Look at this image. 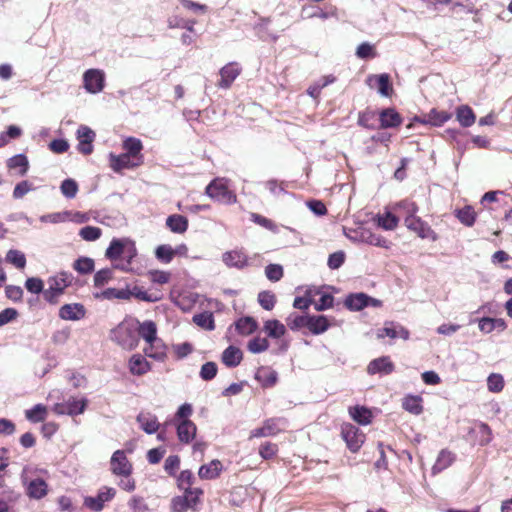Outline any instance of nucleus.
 Returning a JSON list of instances; mask_svg holds the SVG:
<instances>
[{
	"label": "nucleus",
	"instance_id": "obj_12",
	"mask_svg": "<svg viewBox=\"0 0 512 512\" xmlns=\"http://www.w3.org/2000/svg\"><path fill=\"white\" fill-rule=\"evenodd\" d=\"M222 261L229 268L243 269L248 266V256L242 249L224 252Z\"/></svg>",
	"mask_w": 512,
	"mask_h": 512
},
{
	"label": "nucleus",
	"instance_id": "obj_59",
	"mask_svg": "<svg viewBox=\"0 0 512 512\" xmlns=\"http://www.w3.org/2000/svg\"><path fill=\"white\" fill-rule=\"evenodd\" d=\"M101 235V229L95 226H85L79 231V236L85 241H96Z\"/></svg>",
	"mask_w": 512,
	"mask_h": 512
},
{
	"label": "nucleus",
	"instance_id": "obj_45",
	"mask_svg": "<svg viewBox=\"0 0 512 512\" xmlns=\"http://www.w3.org/2000/svg\"><path fill=\"white\" fill-rule=\"evenodd\" d=\"M361 239L363 242L382 248H389L390 242L382 237L381 235L374 234L370 231H364L361 233Z\"/></svg>",
	"mask_w": 512,
	"mask_h": 512
},
{
	"label": "nucleus",
	"instance_id": "obj_60",
	"mask_svg": "<svg viewBox=\"0 0 512 512\" xmlns=\"http://www.w3.org/2000/svg\"><path fill=\"white\" fill-rule=\"evenodd\" d=\"M61 193L68 199H72L78 192V185L73 179H65L60 186Z\"/></svg>",
	"mask_w": 512,
	"mask_h": 512
},
{
	"label": "nucleus",
	"instance_id": "obj_11",
	"mask_svg": "<svg viewBox=\"0 0 512 512\" xmlns=\"http://www.w3.org/2000/svg\"><path fill=\"white\" fill-rule=\"evenodd\" d=\"M77 139L79 141L78 151L84 155H89L93 152V142L95 140V132L88 126L81 125L77 129Z\"/></svg>",
	"mask_w": 512,
	"mask_h": 512
},
{
	"label": "nucleus",
	"instance_id": "obj_64",
	"mask_svg": "<svg viewBox=\"0 0 512 512\" xmlns=\"http://www.w3.org/2000/svg\"><path fill=\"white\" fill-rule=\"evenodd\" d=\"M265 275L270 281L277 282L283 277V267L279 264H269L265 268Z\"/></svg>",
	"mask_w": 512,
	"mask_h": 512
},
{
	"label": "nucleus",
	"instance_id": "obj_1",
	"mask_svg": "<svg viewBox=\"0 0 512 512\" xmlns=\"http://www.w3.org/2000/svg\"><path fill=\"white\" fill-rule=\"evenodd\" d=\"M110 338L125 350L138 346L137 320L126 319L111 330Z\"/></svg>",
	"mask_w": 512,
	"mask_h": 512
},
{
	"label": "nucleus",
	"instance_id": "obj_49",
	"mask_svg": "<svg viewBox=\"0 0 512 512\" xmlns=\"http://www.w3.org/2000/svg\"><path fill=\"white\" fill-rule=\"evenodd\" d=\"M7 166L10 169L20 168L19 174L21 176H23L28 171L29 163H28V159L25 155L18 154V155H15V156L9 158V160L7 162Z\"/></svg>",
	"mask_w": 512,
	"mask_h": 512
},
{
	"label": "nucleus",
	"instance_id": "obj_7",
	"mask_svg": "<svg viewBox=\"0 0 512 512\" xmlns=\"http://www.w3.org/2000/svg\"><path fill=\"white\" fill-rule=\"evenodd\" d=\"M110 471L115 476H131L133 465L124 450H116L110 459Z\"/></svg>",
	"mask_w": 512,
	"mask_h": 512
},
{
	"label": "nucleus",
	"instance_id": "obj_44",
	"mask_svg": "<svg viewBox=\"0 0 512 512\" xmlns=\"http://www.w3.org/2000/svg\"><path fill=\"white\" fill-rule=\"evenodd\" d=\"M264 331L274 339H279L286 333V327L278 320H267L264 323Z\"/></svg>",
	"mask_w": 512,
	"mask_h": 512
},
{
	"label": "nucleus",
	"instance_id": "obj_26",
	"mask_svg": "<svg viewBox=\"0 0 512 512\" xmlns=\"http://www.w3.org/2000/svg\"><path fill=\"white\" fill-rule=\"evenodd\" d=\"M405 225L408 229L416 232L421 238L428 237L429 233L432 232L431 228L421 220V218L415 215L405 217Z\"/></svg>",
	"mask_w": 512,
	"mask_h": 512
},
{
	"label": "nucleus",
	"instance_id": "obj_34",
	"mask_svg": "<svg viewBox=\"0 0 512 512\" xmlns=\"http://www.w3.org/2000/svg\"><path fill=\"white\" fill-rule=\"evenodd\" d=\"M452 117L451 113L447 111H439L431 109L422 120V123L431 124L433 126H441Z\"/></svg>",
	"mask_w": 512,
	"mask_h": 512
},
{
	"label": "nucleus",
	"instance_id": "obj_22",
	"mask_svg": "<svg viewBox=\"0 0 512 512\" xmlns=\"http://www.w3.org/2000/svg\"><path fill=\"white\" fill-rule=\"evenodd\" d=\"M123 149L125 150V153L132 157L134 160L139 162L141 165L144 161V156L141 153L143 150V144L142 141L135 137H127L123 141Z\"/></svg>",
	"mask_w": 512,
	"mask_h": 512
},
{
	"label": "nucleus",
	"instance_id": "obj_21",
	"mask_svg": "<svg viewBox=\"0 0 512 512\" xmlns=\"http://www.w3.org/2000/svg\"><path fill=\"white\" fill-rule=\"evenodd\" d=\"M85 314V307L80 303L65 304L59 309V317L67 321L80 320Z\"/></svg>",
	"mask_w": 512,
	"mask_h": 512
},
{
	"label": "nucleus",
	"instance_id": "obj_51",
	"mask_svg": "<svg viewBox=\"0 0 512 512\" xmlns=\"http://www.w3.org/2000/svg\"><path fill=\"white\" fill-rule=\"evenodd\" d=\"M71 215L70 211H63V212H55V213H49L40 216V221L43 223H52V224H58L68 221L69 217Z\"/></svg>",
	"mask_w": 512,
	"mask_h": 512
},
{
	"label": "nucleus",
	"instance_id": "obj_30",
	"mask_svg": "<svg viewBox=\"0 0 512 512\" xmlns=\"http://www.w3.org/2000/svg\"><path fill=\"white\" fill-rule=\"evenodd\" d=\"M277 378V372L268 367H260L255 373V379L265 388L274 386Z\"/></svg>",
	"mask_w": 512,
	"mask_h": 512
},
{
	"label": "nucleus",
	"instance_id": "obj_39",
	"mask_svg": "<svg viewBox=\"0 0 512 512\" xmlns=\"http://www.w3.org/2000/svg\"><path fill=\"white\" fill-rule=\"evenodd\" d=\"M349 415L351 418L361 425L371 423L372 413L369 409L363 406H354L349 408Z\"/></svg>",
	"mask_w": 512,
	"mask_h": 512
},
{
	"label": "nucleus",
	"instance_id": "obj_54",
	"mask_svg": "<svg viewBox=\"0 0 512 512\" xmlns=\"http://www.w3.org/2000/svg\"><path fill=\"white\" fill-rule=\"evenodd\" d=\"M73 268L80 274H88L94 270V261L88 257H80L74 262Z\"/></svg>",
	"mask_w": 512,
	"mask_h": 512
},
{
	"label": "nucleus",
	"instance_id": "obj_28",
	"mask_svg": "<svg viewBox=\"0 0 512 512\" xmlns=\"http://www.w3.org/2000/svg\"><path fill=\"white\" fill-rule=\"evenodd\" d=\"M138 339L141 337L145 342H151L157 337V326L151 320L139 322L137 320Z\"/></svg>",
	"mask_w": 512,
	"mask_h": 512
},
{
	"label": "nucleus",
	"instance_id": "obj_9",
	"mask_svg": "<svg viewBox=\"0 0 512 512\" xmlns=\"http://www.w3.org/2000/svg\"><path fill=\"white\" fill-rule=\"evenodd\" d=\"M21 479L29 498L40 500L48 494V485L43 479L39 477L30 479L24 474H22Z\"/></svg>",
	"mask_w": 512,
	"mask_h": 512
},
{
	"label": "nucleus",
	"instance_id": "obj_8",
	"mask_svg": "<svg viewBox=\"0 0 512 512\" xmlns=\"http://www.w3.org/2000/svg\"><path fill=\"white\" fill-rule=\"evenodd\" d=\"M87 406L86 398H69L67 401L62 403H56L52 410L57 415H69L76 416L82 414Z\"/></svg>",
	"mask_w": 512,
	"mask_h": 512
},
{
	"label": "nucleus",
	"instance_id": "obj_46",
	"mask_svg": "<svg viewBox=\"0 0 512 512\" xmlns=\"http://www.w3.org/2000/svg\"><path fill=\"white\" fill-rule=\"evenodd\" d=\"M193 322L208 331H212L215 329V323L213 314L211 312H203L200 314H195L193 316Z\"/></svg>",
	"mask_w": 512,
	"mask_h": 512
},
{
	"label": "nucleus",
	"instance_id": "obj_31",
	"mask_svg": "<svg viewBox=\"0 0 512 512\" xmlns=\"http://www.w3.org/2000/svg\"><path fill=\"white\" fill-rule=\"evenodd\" d=\"M371 297L364 293L349 295L345 300V306L352 311H359L370 305Z\"/></svg>",
	"mask_w": 512,
	"mask_h": 512
},
{
	"label": "nucleus",
	"instance_id": "obj_13",
	"mask_svg": "<svg viewBox=\"0 0 512 512\" xmlns=\"http://www.w3.org/2000/svg\"><path fill=\"white\" fill-rule=\"evenodd\" d=\"M241 67L236 62H230L222 67L219 71L220 81L218 86L222 89H228L231 87L235 79L240 75Z\"/></svg>",
	"mask_w": 512,
	"mask_h": 512
},
{
	"label": "nucleus",
	"instance_id": "obj_19",
	"mask_svg": "<svg viewBox=\"0 0 512 512\" xmlns=\"http://www.w3.org/2000/svg\"><path fill=\"white\" fill-rule=\"evenodd\" d=\"M377 337H389L391 339L402 338L404 340H407L409 338V331L400 324L388 322L385 323V326L383 328L378 330Z\"/></svg>",
	"mask_w": 512,
	"mask_h": 512
},
{
	"label": "nucleus",
	"instance_id": "obj_47",
	"mask_svg": "<svg viewBox=\"0 0 512 512\" xmlns=\"http://www.w3.org/2000/svg\"><path fill=\"white\" fill-rule=\"evenodd\" d=\"M194 480L195 477L190 470H183L177 478L178 488L183 492L194 491L195 488H192Z\"/></svg>",
	"mask_w": 512,
	"mask_h": 512
},
{
	"label": "nucleus",
	"instance_id": "obj_14",
	"mask_svg": "<svg viewBox=\"0 0 512 512\" xmlns=\"http://www.w3.org/2000/svg\"><path fill=\"white\" fill-rule=\"evenodd\" d=\"M109 164L111 169L116 173H120L124 169H133L141 165L139 162L134 160L126 153H122L119 155L110 153Z\"/></svg>",
	"mask_w": 512,
	"mask_h": 512
},
{
	"label": "nucleus",
	"instance_id": "obj_4",
	"mask_svg": "<svg viewBox=\"0 0 512 512\" xmlns=\"http://www.w3.org/2000/svg\"><path fill=\"white\" fill-rule=\"evenodd\" d=\"M203 495L201 488H195L194 491L184 492L182 496H175L171 500L172 512H187L189 509L196 511Z\"/></svg>",
	"mask_w": 512,
	"mask_h": 512
},
{
	"label": "nucleus",
	"instance_id": "obj_10",
	"mask_svg": "<svg viewBox=\"0 0 512 512\" xmlns=\"http://www.w3.org/2000/svg\"><path fill=\"white\" fill-rule=\"evenodd\" d=\"M84 88L91 94H97L104 89L105 73L100 69H88L83 74Z\"/></svg>",
	"mask_w": 512,
	"mask_h": 512
},
{
	"label": "nucleus",
	"instance_id": "obj_17",
	"mask_svg": "<svg viewBox=\"0 0 512 512\" xmlns=\"http://www.w3.org/2000/svg\"><path fill=\"white\" fill-rule=\"evenodd\" d=\"M176 427L177 437L180 443L190 444L196 437L197 426L193 421H181L173 423Z\"/></svg>",
	"mask_w": 512,
	"mask_h": 512
},
{
	"label": "nucleus",
	"instance_id": "obj_63",
	"mask_svg": "<svg viewBox=\"0 0 512 512\" xmlns=\"http://www.w3.org/2000/svg\"><path fill=\"white\" fill-rule=\"evenodd\" d=\"M218 368L215 362H206L200 369V377L205 381L212 380L217 374Z\"/></svg>",
	"mask_w": 512,
	"mask_h": 512
},
{
	"label": "nucleus",
	"instance_id": "obj_53",
	"mask_svg": "<svg viewBox=\"0 0 512 512\" xmlns=\"http://www.w3.org/2000/svg\"><path fill=\"white\" fill-rule=\"evenodd\" d=\"M377 221L378 225L385 230H394L398 225V218L390 212L379 215Z\"/></svg>",
	"mask_w": 512,
	"mask_h": 512
},
{
	"label": "nucleus",
	"instance_id": "obj_62",
	"mask_svg": "<svg viewBox=\"0 0 512 512\" xmlns=\"http://www.w3.org/2000/svg\"><path fill=\"white\" fill-rule=\"evenodd\" d=\"M309 316L290 315L287 318V325L291 330H299L308 327Z\"/></svg>",
	"mask_w": 512,
	"mask_h": 512
},
{
	"label": "nucleus",
	"instance_id": "obj_42",
	"mask_svg": "<svg viewBox=\"0 0 512 512\" xmlns=\"http://www.w3.org/2000/svg\"><path fill=\"white\" fill-rule=\"evenodd\" d=\"M402 407L409 413L419 415L423 411L422 398L416 395H408L403 399Z\"/></svg>",
	"mask_w": 512,
	"mask_h": 512
},
{
	"label": "nucleus",
	"instance_id": "obj_5",
	"mask_svg": "<svg viewBox=\"0 0 512 512\" xmlns=\"http://www.w3.org/2000/svg\"><path fill=\"white\" fill-rule=\"evenodd\" d=\"M341 437L352 453L358 452L365 442V434L351 423L342 424Z\"/></svg>",
	"mask_w": 512,
	"mask_h": 512
},
{
	"label": "nucleus",
	"instance_id": "obj_6",
	"mask_svg": "<svg viewBox=\"0 0 512 512\" xmlns=\"http://www.w3.org/2000/svg\"><path fill=\"white\" fill-rule=\"evenodd\" d=\"M116 495V489L113 487L103 486L99 489L97 495L95 497L93 496H86L84 498V506L88 509L100 512L104 508V504L106 502L111 501Z\"/></svg>",
	"mask_w": 512,
	"mask_h": 512
},
{
	"label": "nucleus",
	"instance_id": "obj_38",
	"mask_svg": "<svg viewBox=\"0 0 512 512\" xmlns=\"http://www.w3.org/2000/svg\"><path fill=\"white\" fill-rule=\"evenodd\" d=\"M455 460V456L448 450H441L435 464L432 467L433 474L440 473L441 471L448 468Z\"/></svg>",
	"mask_w": 512,
	"mask_h": 512
},
{
	"label": "nucleus",
	"instance_id": "obj_25",
	"mask_svg": "<svg viewBox=\"0 0 512 512\" xmlns=\"http://www.w3.org/2000/svg\"><path fill=\"white\" fill-rule=\"evenodd\" d=\"M394 370V364L388 356H383L372 360L367 368L369 374H390Z\"/></svg>",
	"mask_w": 512,
	"mask_h": 512
},
{
	"label": "nucleus",
	"instance_id": "obj_37",
	"mask_svg": "<svg viewBox=\"0 0 512 512\" xmlns=\"http://www.w3.org/2000/svg\"><path fill=\"white\" fill-rule=\"evenodd\" d=\"M456 118L462 127H470L475 123L476 116L468 105H461L456 109Z\"/></svg>",
	"mask_w": 512,
	"mask_h": 512
},
{
	"label": "nucleus",
	"instance_id": "obj_57",
	"mask_svg": "<svg viewBox=\"0 0 512 512\" xmlns=\"http://www.w3.org/2000/svg\"><path fill=\"white\" fill-rule=\"evenodd\" d=\"M155 255L159 261L168 264L173 260L174 250L170 245H160L156 248Z\"/></svg>",
	"mask_w": 512,
	"mask_h": 512
},
{
	"label": "nucleus",
	"instance_id": "obj_61",
	"mask_svg": "<svg viewBox=\"0 0 512 512\" xmlns=\"http://www.w3.org/2000/svg\"><path fill=\"white\" fill-rule=\"evenodd\" d=\"M193 413L192 405L189 403L182 404L174 415L173 423H180L181 421H191L189 417Z\"/></svg>",
	"mask_w": 512,
	"mask_h": 512
},
{
	"label": "nucleus",
	"instance_id": "obj_2",
	"mask_svg": "<svg viewBox=\"0 0 512 512\" xmlns=\"http://www.w3.org/2000/svg\"><path fill=\"white\" fill-rule=\"evenodd\" d=\"M73 276L68 272H60L50 276L47 279L48 287L43 291L44 299L52 304L58 302V298L64 293L65 289L71 285Z\"/></svg>",
	"mask_w": 512,
	"mask_h": 512
},
{
	"label": "nucleus",
	"instance_id": "obj_41",
	"mask_svg": "<svg viewBox=\"0 0 512 512\" xmlns=\"http://www.w3.org/2000/svg\"><path fill=\"white\" fill-rule=\"evenodd\" d=\"M131 290L129 289H116V288H107L106 290L96 293L95 297L98 299H129L131 297Z\"/></svg>",
	"mask_w": 512,
	"mask_h": 512
},
{
	"label": "nucleus",
	"instance_id": "obj_40",
	"mask_svg": "<svg viewBox=\"0 0 512 512\" xmlns=\"http://www.w3.org/2000/svg\"><path fill=\"white\" fill-rule=\"evenodd\" d=\"M382 128H393L401 124V117L394 109H384L380 113Z\"/></svg>",
	"mask_w": 512,
	"mask_h": 512
},
{
	"label": "nucleus",
	"instance_id": "obj_23",
	"mask_svg": "<svg viewBox=\"0 0 512 512\" xmlns=\"http://www.w3.org/2000/svg\"><path fill=\"white\" fill-rule=\"evenodd\" d=\"M367 85L370 88H377L378 92L382 96H389L391 85L389 75L386 73L379 75H370L366 80Z\"/></svg>",
	"mask_w": 512,
	"mask_h": 512
},
{
	"label": "nucleus",
	"instance_id": "obj_3",
	"mask_svg": "<svg viewBox=\"0 0 512 512\" xmlns=\"http://www.w3.org/2000/svg\"><path fill=\"white\" fill-rule=\"evenodd\" d=\"M205 194L212 200L223 204H234L236 194L230 190L227 178H215L206 187Z\"/></svg>",
	"mask_w": 512,
	"mask_h": 512
},
{
	"label": "nucleus",
	"instance_id": "obj_27",
	"mask_svg": "<svg viewBox=\"0 0 512 512\" xmlns=\"http://www.w3.org/2000/svg\"><path fill=\"white\" fill-rule=\"evenodd\" d=\"M137 255V249L135 247V244L128 240L127 245L125 247L124 253L122 254V259L119 263L114 265V268L122 270V271H131V262L133 258H135Z\"/></svg>",
	"mask_w": 512,
	"mask_h": 512
},
{
	"label": "nucleus",
	"instance_id": "obj_20",
	"mask_svg": "<svg viewBox=\"0 0 512 512\" xmlns=\"http://www.w3.org/2000/svg\"><path fill=\"white\" fill-rule=\"evenodd\" d=\"M140 428L147 434H154L158 431L160 423L155 414L148 411H141L137 417Z\"/></svg>",
	"mask_w": 512,
	"mask_h": 512
},
{
	"label": "nucleus",
	"instance_id": "obj_56",
	"mask_svg": "<svg viewBox=\"0 0 512 512\" xmlns=\"http://www.w3.org/2000/svg\"><path fill=\"white\" fill-rule=\"evenodd\" d=\"M247 347L251 353L258 354L269 348V342L266 338L254 337L248 342Z\"/></svg>",
	"mask_w": 512,
	"mask_h": 512
},
{
	"label": "nucleus",
	"instance_id": "obj_52",
	"mask_svg": "<svg viewBox=\"0 0 512 512\" xmlns=\"http://www.w3.org/2000/svg\"><path fill=\"white\" fill-rule=\"evenodd\" d=\"M7 262L13 264L18 269H23L26 265V257L19 250L11 249L6 255Z\"/></svg>",
	"mask_w": 512,
	"mask_h": 512
},
{
	"label": "nucleus",
	"instance_id": "obj_43",
	"mask_svg": "<svg viewBox=\"0 0 512 512\" xmlns=\"http://www.w3.org/2000/svg\"><path fill=\"white\" fill-rule=\"evenodd\" d=\"M456 218L465 226L472 227L476 221V213L472 206H465L455 210Z\"/></svg>",
	"mask_w": 512,
	"mask_h": 512
},
{
	"label": "nucleus",
	"instance_id": "obj_16",
	"mask_svg": "<svg viewBox=\"0 0 512 512\" xmlns=\"http://www.w3.org/2000/svg\"><path fill=\"white\" fill-rule=\"evenodd\" d=\"M283 420L280 418H270L267 419L262 427L253 429L250 433V438H260V437H268L274 436L281 431V422Z\"/></svg>",
	"mask_w": 512,
	"mask_h": 512
},
{
	"label": "nucleus",
	"instance_id": "obj_24",
	"mask_svg": "<svg viewBox=\"0 0 512 512\" xmlns=\"http://www.w3.org/2000/svg\"><path fill=\"white\" fill-rule=\"evenodd\" d=\"M128 365L131 374L137 376L144 375L151 370V364L139 353L131 356Z\"/></svg>",
	"mask_w": 512,
	"mask_h": 512
},
{
	"label": "nucleus",
	"instance_id": "obj_18",
	"mask_svg": "<svg viewBox=\"0 0 512 512\" xmlns=\"http://www.w3.org/2000/svg\"><path fill=\"white\" fill-rule=\"evenodd\" d=\"M2 482L0 480V488H3V491L0 493V512H11L13 506L20 499L21 494L13 488L4 487Z\"/></svg>",
	"mask_w": 512,
	"mask_h": 512
},
{
	"label": "nucleus",
	"instance_id": "obj_29",
	"mask_svg": "<svg viewBox=\"0 0 512 512\" xmlns=\"http://www.w3.org/2000/svg\"><path fill=\"white\" fill-rule=\"evenodd\" d=\"M222 469L223 465L219 460H212L199 468L198 475L201 479L212 480L220 475Z\"/></svg>",
	"mask_w": 512,
	"mask_h": 512
},
{
	"label": "nucleus",
	"instance_id": "obj_35",
	"mask_svg": "<svg viewBox=\"0 0 512 512\" xmlns=\"http://www.w3.org/2000/svg\"><path fill=\"white\" fill-rule=\"evenodd\" d=\"M128 239H113L106 250L105 256L111 261L121 258L127 245Z\"/></svg>",
	"mask_w": 512,
	"mask_h": 512
},
{
	"label": "nucleus",
	"instance_id": "obj_48",
	"mask_svg": "<svg viewBox=\"0 0 512 512\" xmlns=\"http://www.w3.org/2000/svg\"><path fill=\"white\" fill-rule=\"evenodd\" d=\"M235 327L240 334L249 335L256 330L257 323L252 317H243L236 321Z\"/></svg>",
	"mask_w": 512,
	"mask_h": 512
},
{
	"label": "nucleus",
	"instance_id": "obj_58",
	"mask_svg": "<svg viewBox=\"0 0 512 512\" xmlns=\"http://www.w3.org/2000/svg\"><path fill=\"white\" fill-rule=\"evenodd\" d=\"M258 302L263 309L270 311L276 303L275 294L270 291H262L258 294Z\"/></svg>",
	"mask_w": 512,
	"mask_h": 512
},
{
	"label": "nucleus",
	"instance_id": "obj_15",
	"mask_svg": "<svg viewBox=\"0 0 512 512\" xmlns=\"http://www.w3.org/2000/svg\"><path fill=\"white\" fill-rule=\"evenodd\" d=\"M143 351L147 357L159 362H164L167 358V346L159 337L151 342H146Z\"/></svg>",
	"mask_w": 512,
	"mask_h": 512
},
{
	"label": "nucleus",
	"instance_id": "obj_50",
	"mask_svg": "<svg viewBox=\"0 0 512 512\" xmlns=\"http://www.w3.org/2000/svg\"><path fill=\"white\" fill-rule=\"evenodd\" d=\"M26 418L34 423L42 422L45 420L47 415V409L42 404H37L33 408L26 410Z\"/></svg>",
	"mask_w": 512,
	"mask_h": 512
},
{
	"label": "nucleus",
	"instance_id": "obj_32",
	"mask_svg": "<svg viewBox=\"0 0 512 512\" xmlns=\"http://www.w3.org/2000/svg\"><path fill=\"white\" fill-rule=\"evenodd\" d=\"M242 358H243L242 351L239 348H237V347H235L233 345L227 347L223 351L222 356H221L222 362L227 367H236V366H238L241 363Z\"/></svg>",
	"mask_w": 512,
	"mask_h": 512
},
{
	"label": "nucleus",
	"instance_id": "obj_33",
	"mask_svg": "<svg viewBox=\"0 0 512 512\" xmlns=\"http://www.w3.org/2000/svg\"><path fill=\"white\" fill-rule=\"evenodd\" d=\"M330 327L329 319L324 315L309 316L308 329L314 335L324 333Z\"/></svg>",
	"mask_w": 512,
	"mask_h": 512
},
{
	"label": "nucleus",
	"instance_id": "obj_36",
	"mask_svg": "<svg viewBox=\"0 0 512 512\" xmlns=\"http://www.w3.org/2000/svg\"><path fill=\"white\" fill-rule=\"evenodd\" d=\"M166 225L172 232L182 234L188 229V219L182 215L173 214L166 219Z\"/></svg>",
	"mask_w": 512,
	"mask_h": 512
},
{
	"label": "nucleus",
	"instance_id": "obj_55",
	"mask_svg": "<svg viewBox=\"0 0 512 512\" xmlns=\"http://www.w3.org/2000/svg\"><path fill=\"white\" fill-rule=\"evenodd\" d=\"M487 387L490 392L499 393L504 388V378L501 374L492 373L487 378Z\"/></svg>",
	"mask_w": 512,
	"mask_h": 512
}]
</instances>
